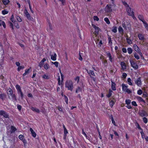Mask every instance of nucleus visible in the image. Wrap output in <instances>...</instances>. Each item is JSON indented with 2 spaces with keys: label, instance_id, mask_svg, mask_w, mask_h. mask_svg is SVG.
Returning <instances> with one entry per match:
<instances>
[{
  "label": "nucleus",
  "instance_id": "1",
  "mask_svg": "<svg viewBox=\"0 0 148 148\" xmlns=\"http://www.w3.org/2000/svg\"><path fill=\"white\" fill-rule=\"evenodd\" d=\"M65 87L67 88L68 90L72 91L73 88V83L72 81L71 80H68L65 83Z\"/></svg>",
  "mask_w": 148,
  "mask_h": 148
},
{
  "label": "nucleus",
  "instance_id": "2",
  "mask_svg": "<svg viewBox=\"0 0 148 148\" xmlns=\"http://www.w3.org/2000/svg\"><path fill=\"white\" fill-rule=\"evenodd\" d=\"M138 18L143 22L145 28L148 31V24L145 21L143 15L142 14H138Z\"/></svg>",
  "mask_w": 148,
  "mask_h": 148
},
{
  "label": "nucleus",
  "instance_id": "3",
  "mask_svg": "<svg viewBox=\"0 0 148 148\" xmlns=\"http://www.w3.org/2000/svg\"><path fill=\"white\" fill-rule=\"evenodd\" d=\"M87 73L90 76L92 79L94 81H95L96 79V78L94 77L93 76H95V74L94 73V71L91 70H88L86 69H85Z\"/></svg>",
  "mask_w": 148,
  "mask_h": 148
},
{
  "label": "nucleus",
  "instance_id": "4",
  "mask_svg": "<svg viewBox=\"0 0 148 148\" xmlns=\"http://www.w3.org/2000/svg\"><path fill=\"white\" fill-rule=\"evenodd\" d=\"M122 90L123 92H125L128 94H130L132 92L131 90L128 88V86L124 84H122Z\"/></svg>",
  "mask_w": 148,
  "mask_h": 148
},
{
  "label": "nucleus",
  "instance_id": "5",
  "mask_svg": "<svg viewBox=\"0 0 148 148\" xmlns=\"http://www.w3.org/2000/svg\"><path fill=\"white\" fill-rule=\"evenodd\" d=\"M24 14L28 20L32 21L34 20L33 18L31 16L26 8L25 9Z\"/></svg>",
  "mask_w": 148,
  "mask_h": 148
},
{
  "label": "nucleus",
  "instance_id": "6",
  "mask_svg": "<svg viewBox=\"0 0 148 148\" xmlns=\"http://www.w3.org/2000/svg\"><path fill=\"white\" fill-rule=\"evenodd\" d=\"M134 81L135 84L138 86L139 87H141L143 84V83L141 77H139L135 79Z\"/></svg>",
  "mask_w": 148,
  "mask_h": 148
},
{
  "label": "nucleus",
  "instance_id": "7",
  "mask_svg": "<svg viewBox=\"0 0 148 148\" xmlns=\"http://www.w3.org/2000/svg\"><path fill=\"white\" fill-rule=\"evenodd\" d=\"M112 5L110 4H108L106 5L104 8V11L108 13H110L112 11Z\"/></svg>",
  "mask_w": 148,
  "mask_h": 148
},
{
  "label": "nucleus",
  "instance_id": "8",
  "mask_svg": "<svg viewBox=\"0 0 148 148\" xmlns=\"http://www.w3.org/2000/svg\"><path fill=\"white\" fill-rule=\"evenodd\" d=\"M138 114L139 116L141 117L147 116H148L147 112L144 110L139 111Z\"/></svg>",
  "mask_w": 148,
  "mask_h": 148
},
{
  "label": "nucleus",
  "instance_id": "9",
  "mask_svg": "<svg viewBox=\"0 0 148 148\" xmlns=\"http://www.w3.org/2000/svg\"><path fill=\"white\" fill-rule=\"evenodd\" d=\"M60 74L61 76V82L60 81V76H59L58 77V84L59 85H63V81L64 80V76L63 75L62 73L61 72V71H60Z\"/></svg>",
  "mask_w": 148,
  "mask_h": 148
},
{
  "label": "nucleus",
  "instance_id": "10",
  "mask_svg": "<svg viewBox=\"0 0 148 148\" xmlns=\"http://www.w3.org/2000/svg\"><path fill=\"white\" fill-rule=\"evenodd\" d=\"M92 26L95 29V30L94 32V34L96 36H97L99 34V31H100L101 30L99 28L95 25L94 24H92Z\"/></svg>",
  "mask_w": 148,
  "mask_h": 148
},
{
  "label": "nucleus",
  "instance_id": "11",
  "mask_svg": "<svg viewBox=\"0 0 148 148\" xmlns=\"http://www.w3.org/2000/svg\"><path fill=\"white\" fill-rule=\"evenodd\" d=\"M0 115L3 116L5 118H9V115L4 110H0Z\"/></svg>",
  "mask_w": 148,
  "mask_h": 148
},
{
  "label": "nucleus",
  "instance_id": "12",
  "mask_svg": "<svg viewBox=\"0 0 148 148\" xmlns=\"http://www.w3.org/2000/svg\"><path fill=\"white\" fill-rule=\"evenodd\" d=\"M130 62L131 64V66L135 69H137L138 68V66L137 64L134 62L132 60H130Z\"/></svg>",
  "mask_w": 148,
  "mask_h": 148
},
{
  "label": "nucleus",
  "instance_id": "13",
  "mask_svg": "<svg viewBox=\"0 0 148 148\" xmlns=\"http://www.w3.org/2000/svg\"><path fill=\"white\" fill-rule=\"evenodd\" d=\"M120 65L121 67V70H122L123 71H125L127 68L125 63L123 61H121L120 62Z\"/></svg>",
  "mask_w": 148,
  "mask_h": 148
},
{
  "label": "nucleus",
  "instance_id": "14",
  "mask_svg": "<svg viewBox=\"0 0 148 148\" xmlns=\"http://www.w3.org/2000/svg\"><path fill=\"white\" fill-rule=\"evenodd\" d=\"M126 11L128 13V15L129 16V15L132 14V12H134L133 11V9H132L129 6L126 8Z\"/></svg>",
  "mask_w": 148,
  "mask_h": 148
},
{
  "label": "nucleus",
  "instance_id": "15",
  "mask_svg": "<svg viewBox=\"0 0 148 148\" xmlns=\"http://www.w3.org/2000/svg\"><path fill=\"white\" fill-rule=\"evenodd\" d=\"M19 138L21 140L23 143H27V141L24 138V136L22 135H20L18 136Z\"/></svg>",
  "mask_w": 148,
  "mask_h": 148
},
{
  "label": "nucleus",
  "instance_id": "16",
  "mask_svg": "<svg viewBox=\"0 0 148 148\" xmlns=\"http://www.w3.org/2000/svg\"><path fill=\"white\" fill-rule=\"evenodd\" d=\"M106 55L109 58V60L111 62H112L113 60V58L112 57V55L109 52H106Z\"/></svg>",
  "mask_w": 148,
  "mask_h": 148
},
{
  "label": "nucleus",
  "instance_id": "17",
  "mask_svg": "<svg viewBox=\"0 0 148 148\" xmlns=\"http://www.w3.org/2000/svg\"><path fill=\"white\" fill-rule=\"evenodd\" d=\"M111 88L112 90L115 91L116 90V84L111 79Z\"/></svg>",
  "mask_w": 148,
  "mask_h": 148
},
{
  "label": "nucleus",
  "instance_id": "18",
  "mask_svg": "<svg viewBox=\"0 0 148 148\" xmlns=\"http://www.w3.org/2000/svg\"><path fill=\"white\" fill-rule=\"evenodd\" d=\"M46 61V59L45 58H44L39 63L38 66L40 68H42L43 66L44 63Z\"/></svg>",
  "mask_w": 148,
  "mask_h": 148
},
{
  "label": "nucleus",
  "instance_id": "19",
  "mask_svg": "<svg viewBox=\"0 0 148 148\" xmlns=\"http://www.w3.org/2000/svg\"><path fill=\"white\" fill-rule=\"evenodd\" d=\"M25 71V73H24L23 75V76H25L26 74H27L28 73H29L30 71H32V70L31 69V67H30L29 68L26 69Z\"/></svg>",
  "mask_w": 148,
  "mask_h": 148
},
{
  "label": "nucleus",
  "instance_id": "20",
  "mask_svg": "<svg viewBox=\"0 0 148 148\" xmlns=\"http://www.w3.org/2000/svg\"><path fill=\"white\" fill-rule=\"evenodd\" d=\"M16 130L17 129L14 126L12 125L11 126L10 131L11 133H14Z\"/></svg>",
  "mask_w": 148,
  "mask_h": 148
},
{
  "label": "nucleus",
  "instance_id": "21",
  "mask_svg": "<svg viewBox=\"0 0 148 148\" xmlns=\"http://www.w3.org/2000/svg\"><path fill=\"white\" fill-rule=\"evenodd\" d=\"M138 36L139 40H145L144 35L141 34H139L138 35Z\"/></svg>",
  "mask_w": 148,
  "mask_h": 148
},
{
  "label": "nucleus",
  "instance_id": "22",
  "mask_svg": "<svg viewBox=\"0 0 148 148\" xmlns=\"http://www.w3.org/2000/svg\"><path fill=\"white\" fill-rule=\"evenodd\" d=\"M134 50L137 51V52H140V50L139 48V47L136 44H134Z\"/></svg>",
  "mask_w": 148,
  "mask_h": 148
},
{
  "label": "nucleus",
  "instance_id": "23",
  "mask_svg": "<svg viewBox=\"0 0 148 148\" xmlns=\"http://www.w3.org/2000/svg\"><path fill=\"white\" fill-rule=\"evenodd\" d=\"M57 56V55L56 53H54L53 54V55H52L51 56V59L54 61H55L56 60V57Z\"/></svg>",
  "mask_w": 148,
  "mask_h": 148
},
{
  "label": "nucleus",
  "instance_id": "24",
  "mask_svg": "<svg viewBox=\"0 0 148 148\" xmlns=\"http://www.w3.org/2000/svg\"><path fill=\"white\" fill-rule=\"evenodd\" d=\"M6 97V94L4 93L0 94V99L2 100H3Z\"/></svg>",
  "mask_w": 148,
  "mask_h": 148
},
{
  "label": "nucleus",
  "instance_id": "25",
  "mask_svg": "<svg viewBox=\"0 0 148 148\" xmlns=\"http://www.w3.org/2000/svg\"><path fill=\"white\" fill-rule=\"evenodd\" d=\"M48 22L49 23V29H47V31L48 32H50V30H52V29H53L51 23H50L49 21H48Z\"/></svg>",
  "mask_w": 148,
  "mask_h": 148
},
{
  "label": "nucleus",
  "instance_id": "26",
  "mask_svg": "<svg viewBox=\"0 0 148 148\" xmlns=\"http://www.w3.org/2000/svg\"><path fill=\"white\" fill-rule=\"evenodd\" d=\"M31 109L33 111L35 112L38 113H39L40 112L39 109L36 108L32 107H31Z\"/></svg>",
  "mask_w": 148,
  "mask_h": 148
},
{
  "label": "nucleus",
  "instance_id": "27",
  "mask_svg": "<svg viewBox=\"0 0 148 148\" xmlns=\"http://www.w3.org/2000/svg\"><path fill=\"white\" fill-rule=\"evenodd\" d=\"M113 92V91L112 90H111V89H109V92L108 94H107L106 95V97L108 98H110L112 95V92Z\"/></svg>",
  "mask_w": 148,
  "mask_h": 148
},
{
  "label": "nucleus",
  "instance_id": "28",
  "mask_svg": "<svg viewBox=\"0 0 148 148\" xmlns=\"http://www.w3.org/2000/svg\"><path fill=\"white\" fill-rule=\"evenodd\" d=\"M82 88L79 86H77L75 90V92L76 93H78L79 92L82 91Z\"/></svg>",
  "mask_w": 148,
  "mask_h": 148
},
{
  "label": "nucleus",
  "instance_id": "29",
  "mask_svg": "<svg viewBox=\"0 0 148 148\" xmlns=\"http://www.w3.org/2000/svg\"><path fill=\"white\" fill-rule=\"evenodd\" d=\"M119 32L121 34H124L123 30L121 26H119L118 28Z\"/></svg>",
  "mask_w": 148,
  "mask_h": 148
},
{
  "label": "nucleus",
  "instance_id": "30",
  "mask_svg": "<svg viewBox=\"0 0 148 148\" xmlns=\"http://www.w3.org/2000/svg\"><path fill=\"white\" fill-rule=\"evenodd\" d=\"M2 2L4 5H6L10 2V1L9 0H2Z\"/></svg>",
  "mask_w": 148,
  "mask_h": 148
},
{
  "label": "nucleus",
  "instance_id": "31",
  "mask_svg": "<svg viewBox=\"0 0 148 148\" xmlns=\"http://www.w3.org/2000/svg\"><path fill=\"white\" fill-rule=\"evenodd\" d=\"M12 92V90L10 88H8L7 90V93L8 95L9 94H11Z\"/></svg>",
  "mask_w": 148,
  "mask_h": 148
},
{
  "label": "nucleus",
  "instance_id": "32",
  "mask_svg": "<svg viewBox=\"0 0 148 148\" xmlns=\"http://www.w3.org/2000/svg\"><path fill=\"white\" fill-rule=\"evenodd\" d=\"M17 92L18 94H20V95L21 98V99H23V98L24 95L23 92H22V90H21L18 91Z\"/></svg>",
  "mask_w": 148,
  "mask_h": 148
},
{
  "label": "nucleus",
  "instance_id": "33",
  "mask_svg": "<svg viewBox=\"0 0 148 148\" xmlns=\"http://www.w3.org/2000/svg\"><path fill=\"white\" fill-rule=\"evenodd\" d=\"M112 31L114 33H116L117 32V27L114 26H113L112 27Z\"/></svg>",
  "mask_w": 148,
  "mask_h": 148
},
{
  "label": "nucleus",
  "instance_id": "34",
  "mask_svg": "<svg viewBox=\"0 0 148 148\" xmlns=\"http://www.w3.org/2000/svg\"><path fill=\"white\" fill-rule=\"evenodd\" d=\"M115 104V102H114L113 100H112L110 101L109 102V106L111 108H112L113 106V105Z\"/></svg>",
  "mask_w": 148,
  "mask_h": 148
},
{
  "label": "nucleus",
  "instance_id": "35",
  "mask_svg": "<svg viewBox=\"0 0 148 148\" xmlns=\"http://www.w3.org/2000/svg\"><path fill=\"white\" fill-rule=\"evenodd\" d=\"M27 0V2H28V5H29V8L30 10V11H31V12L33 13H34V11L32 9V6L31 5V4H30V1L29 0Z\"/></svg>",
  "mask_w": 148,
  "mask_h": 148
},
{
  "label": "nucleus",
  "instance_id": "36",
  "mask_svg": "<svg viewBox=\"0 0 148 148\" xmlns=\"http://www.w3.org/2000/svg\"><path fill=\"white\" fill-rule=\"evenodd\" d=\"M127 82L129 85L130 86L133 85V83L132 82V80L129 77L127 79Z\"/></svg>",
  "mask_w": 148,
  "mask_h": 148
},
{
  "label": "nucleus",
  "instance_id": "37",
  "mask_svg": "<svg viewBox=\"0 0 148 148\" xmlns=\"http://www.w3.org/2000/svg\"><path fill=\"white\" fill-rule=\"evenodd\" d=\"M2 25H3L4 28H6V26L5 22L1 21L0 22V26H1Z\"/></svg>",
  "mask_w": 148,
  "mask_h": 148
},
{
  "label": "nucleus",
  "instance_id": "38",
  "mask_svg": "<svg viewBox=\"0 0 148 148\" xmlns=\"http://www.w3.org/2000/svg\"><path fill=\"white\" fill-rule=\"evenodd\" d=\"M108 44L110 46H111L112 45V41L111 38L110 37H108Z\"/></svg>",
  "mask_w": 148,
  "mask_h": 148
},
{
  "label": "nucleus",
  "instance_id": "39",
  "mask_svg": "<svg viewBox=\"0 0 148 148\" xmlns=\"http://www.w3.org/2000/svg\"><path fill=\"white\" fill-rule=\"evenodd\" d=\"M127 51L128 53L130 54H131L133 51V50L131 47L128 48L127 49Z\"/></svg>",
  "mask_w": 148,
  "mask_h": 148
},
{
  "label": "nucleus",
  "instance_id": "40",
  "mask_svg": "<svg viewBox=\"0 0 148 148\" xmlns=\"http://www.w3.org/2000/svg\"><path fill=\"white\" fill-rule=\"evenodd\" d=\"M14 23V25L15 27L17 28V29H19L20 28L19 26V25L17 23V22L14 21V22H13Z\"/></svg>",
  "mask_w": 148,
  "mask_h": 148
},
{
  "label": "nucleus",
  "instance_id": "41",
  "mask_svg": "<svg viewBox=\"0 0 148 148\" xmlns=\"http://www.w3.org/2000/svg\"><path fill=\"white\" fill-rule=\"evenodd\" d=\"M24 68V66L23 65L19 66H18L17 68V71L19 72L20 71L21 69H23Z\"/></svg>",
  "mask_w": 148,
  "mask_h": 148
},
{
  "label": "nucleus",
  "instance_id": "42",
  "mask_svg": "<svg viewBox=\"0 0 148 148\" xmlns=\"http://www.w3.org/2000/svg\"><path fill=\"white\" fill-rule=\"evenodd\" d=\"M134 56L135 58L137 60H139L140 59V57L136 52H135L134 54Z\"/></svg>",
  "mask_w": 148,
  "mask_h": 148
},
{
  "label": "nucleus",
  "instance_id": "43",
  "mask_svg": "<svg viewBox=\"0 0 148 148\" xmlns=\"http://www.w3.org/2000/svg\"><path fill=\"white\" fill-rule=\"evenodd\" d=\"M15 87L17 90V92L21 90V87L20 85L18 84H17L15 86Z\"/></svg>",
  "mask_w": 148,
  "mask_h": 148
},
{
  "label": "nucleus",
  "instance_id": "44",
  "mask_svg": "<svg viewBox=\"0 0 148 148\" xmlns=\"http://www.w3.org/2000/svg\"><path fill=\"white\" fill-rule=\"evenodd\" d=\"M122 3L123 5L125 6V7L126 8L129 7V5L127 4V3L125 1H122Z\"/></svg>",
  "mask_w": 148,
  "mask_h": 148
},
{
  "label": "nucleus",
  "instance_id": "45",
  "mask_svg": "<svg viewBox=\"0 0 148 148\" xmlns=\"http://www.w3.org/2000/svg\"><path fill=\"white\" fill-rule=\"evenodd\" d=\"M64 101L67 104H68V97L65 95H64Z\"/></svg>",
  "mask_w": 148,
  "mask_h": 148
},
{
  "label": "nucleus",
  "instance_id": "46",
  "mask_svg": "<svg viewBox=\"0 0 148 148\" xmlns=\"http://www.w3.org/2000/svg\"><path fill=\"white\" fill-rule=\"evenodd\" d=\"M104 20L107 24H109L110 23V21L107 17L105 18H104Z\"/></svg>",
  "mask_w": 148,
  "mask_h": 148
},
{
  "label": "nucleus",
  "instance_id": "47",
  "mask_svg": "<svg viewBox=\"0 0 148 148\" xmlns=\"http://www.w3.org/2000/svg\"><path fill=\"white\" fill-rule=\"evenodd\" d=\"M126 40L127 42L129 44H131L132 43V40L130 38H126Z\"/></svg>",
  "mask_w": 148,
  "mask_h": 148
},
{
  "label": "nucleus",
  "instance_id": "48",
  "mask_svg": "<svg viewBox=\"0 0 148 148\" xmlns=\"http://www.w3.org/2000/svg\"><path fill=\"white\" fill-rule=\"evenodd\" d=\"M44 67L46 70H47L49 68V66L48 64L47 63L44 65Z\"/></svg>",
  "mask_w": 148,
  "mask_h": 148
},
{
  "label": "nucleus",
  "instance_id": "49",
  "mask_svg": "<svg viewBox=\"0 0 148 148\" xmlns=\"http://www.w3.org/2000/svg\"><path fill=\"white\" fill-rule=\"evenodd\" d=\"M125 102L127 105H129L131 103V100L129 99H126L125 100Z\"/></svg>",
  "mask_w": 148,
  "mask_h": 148
},
{
  "label": "nucleus",
  "instance_id": "50",
  "mask_svg": "<svg viewBox=\"0 0 148 148\" xmlns=\"http://www.w3.org/2000/svg\"><path fill=\"white\" fill-rule=\"evenodd\" d=\"M131 14H132L131 15H129V16H132L134 20H136L137 19L134 15V12H132V13Z\"/></svg>",
  "mask_w": 148,
  "mask_h": 148
},
{
  "label": "nucleus",
  "instance_id": "51",
  "mask_svg": "<svg viewBox=\"0 0 148 148\" xmlns=\"http://www.w3.org/2000/svg\"><path fill=\"white\" fill-rule=\"evenodd\" d=\"M140 133L141 134V137L143 138H144L145 137V134L143 131V130L141 131Z\"/></svg>",
  "mask_w": 148,
  "mask_h": 148
},
{
  "label": "nucleus",
  "instance_id": "52",
  "mask_svg": "<svg viewBox=\"0 0 148 148\" xmlns=\"http://www.w3.org/2000/svg\"><path fill=\"white\" fill-rule=\"evenodd\" d=\"M143 120L144 123H147L148 122V119L147 118L145 117H144L143 118Z\"/></svg>",
  "mask_w": 148,
  "mask_h": 148
},
{
  "label": "nucleus",
  "instance_id": "53",
  "mask_svg": "<svg viewBox=\"0 0 148 148\" xmlns=\"http://www.w3.org/2000/svg\"><path fill=\"white\" fill-rule=\"evenodd\" d=\"M51 63L55 65L56 67H58L59 63L58 62H52Z\"/></svg>",
  "mask_w": 148,
  "mask_h": 148
},
{
  "label": "nucleus",
  "instance_id": "54",
  "mask_svg": "<svg viewBox=\"0 0 148 148\" xmlns=\"http://www.w3.org/2000/svg\"><path fill=\"white\" fill-rule=\"evenodd\" d=\"M79 77L77 76L74 78V80L75 81H77V83H78L79 81Z\"/></svg>",
  "mask_w": 148,
  "mask_h": 148
},
{
  "label": "nucleus",
  "instance_id": "55",
  "mask_svg": "<svg viewBox=\"0 0 148 148\" xmlns=\"http://www.w3.org/2000/svg\"><path fill=\"white\" fill-rule=\"evenodd\" d=\"M2 13L4 15L7 14L8 13V12L5 10H4L2 11Z\"/></svg>",
  "mask_w": 148,
  "mask_h": 148
},
{
  "label": "nucleus",
  "instance_id": "56",
  "mask_svg": "<svg viewBox=\"0 0 148 148\" xmlns=\"http://www.w3.org/2000/svg\"><path fill=\"white\" fill-rule=\"evenodd\" d=\"M16 18L17 21L18 22H21L22 21V20L20 16H17L16 17Z\"/></svg>",
  "mask_w": 148,
  "mask_h": 148
},
{
  "label": "nucleus",
  "instance_id": "57",
  "mask_svg": "<svg viewBox=\"0 0 148 148\" xmlns=\"http://www.w3.org/2000/svg\"><path fill=\"white\" fill-rule=\"evenodd\" d=\"M143 92V91L141 89H139L137 91V94L139 95H141Z\"/></svg>",
  "mask_w": 148,
  "mask_h": 148
},
{
  "label": "nucleus",
  "instance_id": "58",
  "mask_svg": "<svg viewBox=\"0 0 148 148\" xmlns=\"http://www.w3.org/2000/svg\"><path fill=\"white\" fill-rule=\"evenodd\" d=\"M136 126L138 128V129H139L141 131L143 130V129L140 127L139 124L138 123H137V125H136Z\"/></svg>",
  "mask_w": 148,
  "mask_h": 148
},
{
  "label": "nucleus",
  "instance_id": "59",
  "mask_svg": "<svg viewBox=\"0 0 148 148\" xmlns=\"http://www.w3.org/2000/svg\"><path fill=\"white\" fill-rule=\"evenodd\" d=\"M132 105L136 107L138 106V105L135 101H132Z\"/></svg>",
  "mask_w": 148,
  "mask_h": 148
},
{
  "label": "nucleus",
  "instance_id": "60",
  "mask_svg": "<svg viewBox=\"0 0 148 148\" xmlns=\"http://www.w3.org/2000/svg\"><path fill=\"white\" fill-rule=\"evenodd\" d=\"M103 64L105 66H107L108 65V63L107 62V61L106 60H105L103 62Z\"/></svg>",
  "mask_w": 148,
  "mask_h": 148
},
{
  "label": "nucleus",
  "instance_id": "61",
  "mask_svg": "<svg viewBox=\"0 0 148 148\" xmlns=\"http://www.w3.org/2000/svg\"><path fill=\"white\" fill-rule=\"evenodd\" d=\"M31 133L32 134V136H33L34 138L36 137V133L35 132H34V131L31 132Z\"/></svg>",
  "mask_w": 148,
  "mask_h": 148
},
{
  "label": "nucleus",
  "instance_id": "62",
  "mask_svg": "<svg viewBox=\"0 0 148 148\" xmlns=\"http://www.w3.org/2000/svg\"><path fill=\"white\" fill-rule=\"evenodd\" d=\"M127 76V74L126 73H123V74L122 75V78H123L124 79H125Z\"/></svg>",
  "mask_w": 148,
  "mask_h": 148
},
{
  "label": "nucleus",
  "instance_id": "63",
  "mask_svg": "<svg viewBox=\"0 0 148 148\" xmlns=\"http://www.w3.org/2000/svg\"><path fill=\"white\" fill-rule=\"evenodd\" d=\"M12 97L13 100L15 101H17V99L15 94H14V95H13V96Z\"/></svg>",
  "mask_w": 148,
  "mask_h": 148
},
{
  "label": "nucleus",
  "instance_id": "64",
  "mask_svg": "<svg viewBox=\"0 0 148 148\" xmlns=\"http://www.w3.org/2000/svg\"><path fill=\"white\" fill-rule=\"evenodd\" d=\"M42 77L44 79H49V76L45 74L43 75Z\"/></svg>",
  "mask_w": 148,
  "mask_h": 148
}]
</instances>
